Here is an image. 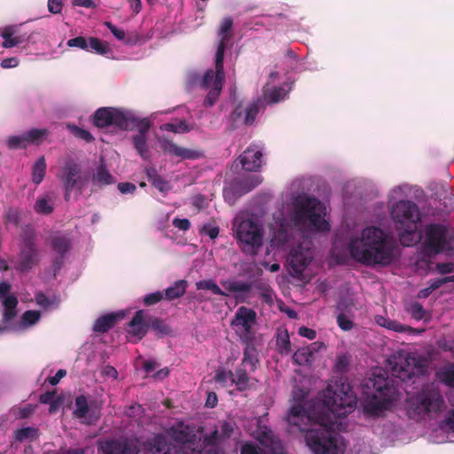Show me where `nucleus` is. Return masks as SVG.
I'll return each mask as SVG.
<instances>
[{
	"label": "nucleus",
	"instance_id": "1",
	"mask_svg": "<svg viewBox=\"0 0 454 454\" xmlns=\"http://www.w3.org/2000/svg\"><path fill=\"white\" fill-rule=\"evenodd\" d=\"M356 401L349 385L328 386L323 401L308 408L302 402H295L288 410L286 421L304 433L306 445L313 454H344L346 445L336 431L337 419L353 411Z\"/></svg>",
	"mask_w": 454,
	"mask_h": 454
},
{
	"label": "nucleus",
	"instance_id": "2",
	"mask_svg": "<svg viewBox=\"0 0 454 454\" xmlns=\"http://www.w3.org/2000/svg\"><path fill=\"white\" fill-rule=\"evenodd\" d=\"M395 241L380 228L368 226L348 243L350 256L365 266L389 265L394 261Z\"/></svg>",
	"mask_w": 454,
	"mask_h": 454
},
{
	"label": "nucleus",
	"instance_id": "3",
	"mask_svg": "<svg viewBox=\"0 0 454 454\" xmlns=\"http://www.w3.org/2000/svg\"><path fill=\"white\" fill-rule=\"evenodd\" d=\"M325 207L316 198L299 197L294 202L292 221L296 226H308L317 231H328L330 223L324 218Z\"/></svg>",
	"mask_w": 454,
	"mask_h": 454
},
{
	"label": "nucleus",
	"instance_id": "4",
	"mask_svg": "<svg viewBox=\"0 0 454 454\" xmlns=\"http://www.w3.org/2000/svg\"><path fill=\"white\" fill-rule=\"evenodd\" d=\"M391 217L395 229L399 232L400 242L403 246H411L417 225L420 222V212L418 206L411 200H400L391 208Z\"/></svg>",
	"mask_w": 454,
	"mask_h": 454
},
{
	"label": "nucleus",
	"instance_id": "5",
	"mask_svg": "<svg viewBox=\"0 0 454 454\" xmlns=\"http://www.w3.org/2000/svg\"><path fill=\"white\" fill-rule=\"evenodd\" d=\"M174 443L175 449H182L185 454H224L220 447L208 436H206L200 448L195 447L197 436L189 430L187 427L180 424L171 427L168 430Z\"/></svg>",
	"mask_w": 454,
	"mask_h": 454
},
{
	"label": "nucleus",
	"instance_id": "6",
	"mask_svg": "<svg viewBox=\"0 0 454 454\" xmlns=\"http://www.w3.org/2000/svg\"><path fill=\"white\" fill-rule=\"evenodd\" d=\"M443 405L444 399L442 395L437 391L428 389H423L408 398L406 402L407 411L411 418L437 413L441 411Z\"/></svg>",
	"mask_w": 454,
	"mask_h": 454
},
{
	"label": "nucleus",
	"instance_id": "7",
	"mask_svg": "<svg viewBox=\"0 0 454 454\" xmlns=\"http://www.w3.org/2000/svg\"><path fill=\"white\" fill-rule=\"evenodd\" d=\"M57 176L62 184L66 201L70 200L73 192L80 196L87 184V177L83 176L82 167L72 160L66 161Z\"/></svg>",
	"mask_w": 454,
	"mask_h": 454
},
{
	"label": "nucleus",
	"instance_id": "8",
	"mask_svg": "<svg viewBox=\"0 0 454 454\" xmlns=\"http://www.w3.org/2000/svg\"><path fill=\"white\" fill-rule=\"evenodd\" d=\"M18 262L15 269L20 272H28L39 264L41 256L31 230L24 231L19 244Z\"/></svg>",
	"mask_w": 454,
	"mask_h": 454
},
{
	"label": "nucleus",
	"instance_id": "9",
	"mask_svg": "<svg viewBox=\"0 0 454 454\" xmlns=\"http://www.w3.org/2000/svg\"><path fill=\"white\" fill-rule=\"evenodd\" d=\"M243 253L255 255L262 246V230L252 220L242 221L236 231Z\"/></svg>",
	"mask_w": 454,
	"mask_h": 454
},
{
	"label": "nucleus",
	"instance_id": "10",
	"mask_svg": "<svg viewBox=\"0 0 454 454\" xmlns=\"http://www.w3.org/2000/svg\"><path fill=\"white\" fill-rule=\"evenodd\" d=\"M372 387L380 400H377L374 395L373 398L364 404V411L370 417H378L385 410L386 403L390 399L392 387L389 386L387 378L384 377L374 379Z\"/></svg>",
	"mask_w": 454,
	"mask_h": 454
},
{
	"label": "nucleus",
	"instance_id": "11",
	"mask_svg": "<svg viewBox=\"0 0 454 454\" xmlns=\"http://www.w3.org/2000/svg\"><path fill=\"white\" fill-rule=\"evenodd\" d=\"M425 248L433 254L450 249L447 228L441 223H429L425 228Z\"/></svg>",
	"mask_w": 454,
	"mask_h": 454
},
{
	"label": "nucleus",
	"instance_id": "12",
	"mask_svg": "<svg viewBox=\"0 0 454 454\" xmlns=\"http://www.w3.org/2000/svg\"><path fill=\"white\" fill-rule=\"evenodd\" d=\"M98 450L99 454H138L141 446L137 437L121 436L99 442Z\"/></svg>",
	"mask_w": 454,
	"mask_h": 454
},
{
	"label": "nucleus",
	"instance_id": "13",
	"mask_svg": "<svg viewBox=\"0 0 454 454\" xmlns=\"http://www.w3.org/2000/svg\"><path fill=\"white\" fill-rule=\"evenodd\" d=\"M127 111L115 107H100L93 114L92 122L98 129L114 127L127 130Z\"/></svg>",
	"mask_w": 454,
	"mask_h": 454
},
{
	"label": "nucleus",
	"instance_id": "14",
	"mask_svg": "<svg viewBox=\"0 0 454 454\" xmlns=\"http://www.w3.org/2000/svg\"><path fill=\"white\" fill-rule=\"evenodd\" d=\"M221 285L229 293H249L253 287L261 292V297L268 304L273 303L272 289L269 285L257 281L225 280Z\"/></svg>",
	"mask_w": 454,
	"mask_h": 454
},
{
	"label": "nucleus",
	"instance_id": "15",
	"mask_svg": "<svg viewBox=\"0 0 454 454\" xmlns=\"http://www.w3.org/2000/svg\"><path fill=\"white\" fill-rule=\"evenodd\" d=\"M140 446L145 454H185L182 449H175L174 443L163 434H155L140 442Z\"/></svg>",
	"mask_w": 454,
	"mask_h": 454
},
{
	"label": "nucleus",
	"instance_id": "16",
	"mask_svg": "<svg viewBox=\"0 0 454 454\" xmlns=\"http://www.w3.org/2000/svg\"><path fill=\"white\" fill-rule=\"evenodd\" d=\"M12 286L7 282H0V301L3 305L1 322L4 325L11 324L18 315L19 300L11 294Z\"/></svg>",
	"mask_w": 454,
	"mask_h": 454
},
{
	"label": "nucleus",
	"instance_id": "17",
	"mask_svg": "<svg viewBox=\"0 0 454 454\" xmlns=\"http://www.w3.org/2000/svg\"><path fill=\"white\" fill-rule=\"evenodd\" d=\"M393 372L402 380H411L417 375H423L427 372V364L420 357L408 355L403 362L395 364Z\"/></svg>",
	"mask_w": 454,
	"mask_h": 454
},
{
	"label": "nucleus",
	"instance_id": "18",
	"mask_svg": "<svg viewBox=\"0 0 454 454\" xmlns=\"http://www.w3.org/2000/svg\"><path fill=\"white\" fill-rule=\"evenodd\" d=\"M311 259L312 253L309 247H305L301 244L295 246L291 249L287 257L290 273L294 277H300L309 264Z\"/></svg>",
	"mask_w": 454,
	"mask_h": 454
},
{
	"label": "nucleus",
	"instance_id": "19",
	"mask_svg": "<svg viewBox=\"0 0 454 454\" xmlns=\"http://www.w3.org/2000/svg\"><path fill=\"white\" fill-rule=\"evenodd\" d=\"M158 143L165 154L173 155L181 160H198L204 156L201 151L179 146L165 137H158Z\"/></svg>",
	"mask_w": 454,
	"mask_h": 454
},
{
	"label": "nucleus",
	"instance_id": "20",
	"mask_svg": "<svg viewBox=\"0 0 454 454\" xmlns=\"http://www.w3.org/2000/svg\"><path fill=\"white\" fill-rule=\"evenodd\" d=\"M259 111V100L249 103L246 107H243L242 104L239 103L231 112L230 119L235 126L239 124L250 126L254 123Z\"/></svg>",
	"mask_w": 454,
	"mask_h": 454
},
{
	"label": "nucleus",
	"instance_id": "21",
	"mask_svg": "<svg viewBox=\"0 0 454 454\" xmlns=\"http://www.w3.org/2000/svg\"><path fill=\"white\" fill-rule=\"evenodd\" d=\"M256 439L262 446L265 447V450H263L269 454L285 453L281 441L267 426H259L256 432Z\"/></svg>",
	"mask_w": 454,
	"mask_h": 454
},
{
	"label": "nucleus",
	"instance_id": "22",
	"mask_svg": "<svg viewBox=\"0 0 454 454\" xmlns=\"http://www.w3.org/2000/svg\"><path fill=\"white\" fill-rule=\"evenodd\" d=\"M262 153L257 146L250 145L239 156V161L245 170L257 172L262 167Z\"/></svg>",
	"mask_w": 454,
	"mask_h": 454
},
{
	"label": "nucleus",
	"instance_id": "23",
	"mask_svg": "<svg viewBox=\"0 0 454 454\" xmlns=\"http://www.w3.org/2000/svg\"><path fill=\"white\" fill-rule=\"evenodd\" d=\"M129 334L134 337L135 341L142 340L147 333L149 329L147 316L143 309L136 311L133 317L129 323Z\"/></svg>",
	"mask_w": 454,
	"mask_h": 454
},
{
	"label": "nucleus",
	"instance_id": "24",
	"mask_svg": "<svg viewBox=\"0 0 454 454\" xmlns=\"http://www.w3.org/2000/svg\"><path fill=\"white\" fill-rule=\"evenodd\" d=\"M256 322V312L250 308L239 307L231 320L232 326H241L246 333H250L253 325Z\"/></svg>",
	"mask_w": 454,
	"mask_h": 454
},
{
	"label": "nucleus",
	"instance_id": "25",
	"mask_svg": "<svg viewBox=\"0 0 454 454\" xmlns=\"http://www.w3.org/2000/svg\"><path fill=\"white\" fill-rule=\"evenodd\" d=\"M124 314L121 312L109 313L99 317L93 325L95 333H104L113 328L115 324L123 319Z\"/></svg>",
	"mask_w": 454,
	"mask_h": 454
},
{
	"label": "nucleus",
	"instance_id": "26",
	"mask_svg": "<svg viewBox=\"0 0 454 454\" xmlns=\"http://www.w3.org/2000/svg\"><path fill=\"white\" fill-rule=\"evenodd\" d=\"M127 130L137 129L138 132L136 135L147 136V133L152 126V122L147 118L136 117L132 113L127 111L126 114Z\"/></svg>",
	"mask_w": 454,
	"mask_h": 454
},
{
	"label": "nucleus",
	"instance_id": "27",
	"mask_svg": "<svg viewBox=\"0 0 454 454\" xmlns=\"http://www.w3.org/2000/svg\"><path fill=\"white\" fill-rule=\"evenodd\" d=\"M230 380L232 384L236 385L237 389L240 392L246 391L251 387L249 382L250 379L243 365L237 367L234 372H230Z\"/></svg>",
	"mask_w": 454,
	"mask_h": 454
},
{
	"label": "nucleus",
	"instance_id": "28",
	"mask_svg": "<svg viewBox=\"0 0 454 454\" xmlns=\"http://www.w3.org/2000/svg\"><path fill=\"white\" fill-rule=\"evenodd\" d=\"M17 29L13 26H7L3 28L1 35L4 38L2 43L4 48H12L17 46L26 41L24 35H15Z\"/></svg>",
	"mask_w": 454,
	"mask_h": 454
},
{
	"label": "nucleus",
	"instance_id": "29",
	"mask_svg": "<svg viewBox=\"0 0 454 454\" xmlns=\"http://www.w3.org/2000/svg\"><path fill=\"white\" fill-rule=\"evenodd\" d=\"M147 321L148 327L153 330L158 338H162L172 333L171 327L168 325L163 319L153 316H147Z\"/></svg>",
	"mask_w": 454,
	"mask_h": 454
},
{
	"label": "nucleus",
	"instance_id": "30",
	"mask_svg": "<svg viewBox=\"0 0 454 454\" xmlns=\"http://www.w3.org/2000/svg\"><path fill=\"white\" fill-rule=\"evenodd\" d=\"M92 181L99 187L115 183L114 176L106 169L104 164L97 168L96 172L93 174Z\"/></svg>",
	"mask_w": 454,
	"mask_h": 454
},
{
	"label": "nucleus",
	"instance_id": "31",
	"mask_svg": "<svg viewBox=\"0 0 454 454\" xmlns=\"http://www.w3.org/2000/svg\"><path fill=\"white\" fill-rule=\"evenodd\" d=\"M219 77L220 78L216 79L214 86L208 89L209 90L203 101V106L205 107L213 106L219 98L224 82V77Z\"/></svg>",
	"mask_w": 454,
	"mask_h": 454
},
{
	"label": "nucleus",
	"instance_id": "32",
	"mask_svg": "<svg viewBox=\"0 0 454 454\" xmlns=\"http://www.w3.org/2000/svg\"><path fill=\"white\" fill-rule=\"evenodd\" d=\"M134 148L144 160L150 159V151L147 143V136L134 135L132 137Z\"/></svg>",
	"mask_w": 454,
	"mask_h": 454
},
{
	"label": "nucleus",
	"instance_id": "33",
	"mask_svg": "<svg viewBox=\"0 0 454 454\" xmlns=\"http://www.w3.org/2000/svg\"><path fill=\"white\" fill-rule=\"evenodd\" d=\"M52 249L60 256H65L71 248V241L65 236H55L51 239Z\"/></svg>",
	"mask_w": 454,
	"mask_h": 454
},
{
	"label": "nucleus",
	"instance_id": "34",
	"mask_svg": "<svg viewBox=\"0 0 454 454\" xmlns=\"http://www.w3.org/2000/svg\"><path fill=\"white\" fill-rule=\"evenodd\" d=\"M34 209L41 215H50L54 210L53 200L49 194L37 198Z\"/></svg>",
	"mask_w": 454,
	"mask_h": 454
},
{
	"label": "nucleus",
	"instance_id": "35",
	"mask_svg": "<svg viewBox=\"0 0 454 454\" xmlns=\"http://www.w3.org/2000/svg\"><path fill=\"white\" fill-rule=\"evenodd\" d=\"M187 282L185 280H178L174 283L172 286L165 290L166 299L172 301L180 298L185 294Z\"/></svg>",
	"mask_w": 454,
	"mask_h": 454
},
{
	"label": "nucleus",
	"instance_id": "36",
	"mask_svg": "<svg viewBox=\"0 0 454 454\" xmlns=\"http://www.w3.org/2000/svg\"><path fill=\"white\" fill-rule=\"evenodd\" d=\"M376 322L378 325L396 333H403L411 331V327L402 325L396 320H392L389 318H385L384 317H377Z\"/></svg>",
	"mask_w": 454,
	"mask_h": 454
},
{
	"label": "nucleus",
	"instance_id": "37",
	"mask_svg": "<svg viewBox=\"0 0 454 454\" xmlns=\"http://www.w3.org/2000/svg\"><path fill=\"white\" fill-rule=\"evenodd\" d=\"M46 161L43 156L40 157L32 168V181L35 184H39L44 178L46 173Z\"/></svg>",
	"mask_w": 454,
	"mask_h": 454
},
{
	"label": "nucleus",
	"instance_id": "38",
	"mask_svg": "<svg viewBox=\"0 0 454 454\" xmlns=\"http://www.w3.org/2000/svg\"><path fill=\"white\" fill-rule=\"evenodd\" d=\"M48 135L49 130L47 129H32L24 133L27 145H41Z\"/></svg>",
	"mask_w": 454,
	"mask_h": 454
},
{
	"label": "nucleus",
	"instance_id": "39",
	"mask_svg": "<svg viewBox=\"0 0 454 454\" xmlns=\"http://www.w3.org/2000/svg\"><path fill=\"white\" fill-rule=\"evenodd\" d=\"M160 129L173 133H186L193 129V126L189 125L185 120L182 119L176 122L162 124Z\"/></svg>",
	"mask_w": 454,
	"mask_h": 454
},
{
	"label": "nucleus",
	"instance_id": "40",
	"mask_svg": "<svg viewBox=\"0 0 454 454\" xmlns=\"http://www.w3.org/2000/svg\"><path fill=\"white\" fill-rule=\"evenodd\" d=\"M88 51H94L98 55H106L110 52V48L106 42H103L98 37L89 36Z\"/></svg>",
	"mask_w": 454,
	"mask_h": 454
},
{
	"label": "nucleus",
	"instance_id": "41",
	"mask_svg": "<svg viewBox=\"0 0 454 454\" xmlns=\"http://www.w3.org/2000/svg\"><path fill=\"white\" fill-rule=\"evenodd\" d=\"M293 361L298 365H309L314 361V357L311 356V351L306 347H302L297 349L293 355Z\"/></svg>",
	"mask_w": 454,
	"mask_h": 454
},
{
	"label": "nucleus",
	"instance_id": "42",
	"mask_svg": "<svg viewBox=\"0 0 454 454\" xmlns=\"http://www.w3.org/2000/svg\"><path fill=\"white\" fill-rule=\"evenodd\" d=\"M276 345L278 352L281 354H288L291 352V342L287 330L278 332L276 337Z\"/></svg>",
	"mask_w": 454,
	"mask_h": 454
},
{
	"label": "nucleus",
	"instance_id": "43",
	"mask_svg": "<svg viewBox=\"0 0 454 454\" xmlns=\"http://www.w3.org/2000/svg\"><path fill=\"white\" fill-rule=\"evenodd\" d=\"M288 93V90H286L282 86L273 87L272 89L269 90L268 91H264V98L270 104H276L279 101L285 99Z\"/></svg>",
	"mask_w": 454,
	"mask_h": 454
},
{
	"label": "nucleus",
	"instance_id": "44",
	"mask_svg": "<svg viewBox=\"0 0 454 454\" xmlns=\"http://www.w3.org/2000/svg\"><path fill=\"white\" fill-rule=\"evenodd\" d=\"M198 290H209L214 294L228 296V294L223 291L218 285L212 279L200 280L196 283Z\"/></svg>",
	"mask_w": 454,
	"mask_h": 454
},
{
	"label": "nucleus",
	"instance_id": "45",
	"mask_svg": "<svg viewBox=\"0 0 454 454\" xmlns=\"http://www.w3.org/2000/svg\"><path fill=\"white\" fill-rule=\"evenodd\" d=\"M67 129L74 135L75 137L80 138L87 143H91L94 141V137L89 130L82 129L75 124L67 123Z\"/></svg>",
	"mask_w": 454,
	"mask_h": 454
},
{
	"label": "nucleus",
	"instance_id": "46",
	"mask_svg": "<svg viewBox=\"0 0 454 454\" xmlns=\"http://www.w3.org/2000/svg\"><path fill=\"white\" fill-rule=\"evenodd\" d=\"M226 42L219 41L215 53V69L219 74L218 76L225 77L223 70V59Z\"/></svg>",
	"mask_w": 454,
	"mask_h": 454
},
{
	"label": "nucleus",
	"instance_id": "47",
	"mask_svg": "<svg viewBox=\"0 0 454 454\" xmlns=\"http://www.w3.org/2000/svg\"><path fill=\"white\" fill-rule=\"evenodd\" d=\"M89 412V404L85 395H81L75 398V409L74 415L77 419H83Z\"/></svg>",
	"mask_w": 454,
	"mask_h": 454
},
{
	"label": "nucleus",
	"instance_id": "48",
	"mask_svg": "<svg viewBox=\"0 0 454 454\" xmlns=\"http://www.w3.org/2000/svg\"><path fill=\"white\" fill-rule=\"evenodd\" d=\"M255 353L256 351L254 348L247 346L243 352L241 365L245 366L246 364H250L251 370L254 371L256 369V364L259 362Z\"/></svg>",
	"mask_w": 454,
	"mask_h": 454
},
{
	"label": "nucleus",
	"instance_id": "49",
	"mask_svg": "<svg viewBox=\"0 0 454 454\" xmlns=\"http://www.w3.org/2000/svg\"><path fill=\"white\" fill-rule=\"evenodd\" d=\"M41 318V312L37 310H27L21 316L20 324L23 327L35 325Z\"/></svg>",
	"mask_w": 454,
	"mask_h": 454
},
{
	"label": "nucleus",
	"instance_id": "50",
	"mask_svg": "<svg viewBox=\"0 0 454 454\" xmlns=\"http://www.w3.org/2000/svg\"><path fill=\"white\" fill-rule=\"evenodd\" d=\"M406 311L411 315L412 318L416 320L423 319L426 315L425 309L418 301L410 303L406 309Z\"/></svg>",
	"mask_w": 454,
	"mask_h": 454
},
{
	"label": "nucleus",
	"instance_id": "51",
	"mask_svg": "<svg viewBox=\"0 0 454 454\" xmlns=\"http://www.w3.org/2000/svg\"><path fill=\"white\" fill-rule=\"evenodd\" d=\"M233 25V20L231 17H225L220 25L218 35L221 37L220 41L227 42L230 40L231 36L228 35V33L231 29Z\"/></svg>",
	"mask_w": 454,
	"mask_h": 454
},
{
	"label": "nucleus",
	"instance_id": "52",
	"mask_svg": "<svg viewBox=\"0 0 454 454\" xmlns=\"http://www.w3.org/2000/svg\"><path fill=\"white\" fill-rule=\"evenodd\" d=\"M218 73L216 72V69L214 71L213 69H208L204 74L200 86L203 90H207L214 86L215 82H216V79H218Z\"/></svg>",
	"mask_w": 454,
	"mask_h": 454
},
{
	"label": "nucleus",
	"instance_id": "53",
	"mask_svg": "<svg viewBox=\"0 0 454 454\" xmlns=\"http://www.w3.org/2000/svg\"><path fill=\"white\" fill-rule=\"evenodd\" d=\"M37 430L34 427H23L15 431V438L19 442L33 439L36 436Z\"/></svg>",
	"mask_w": 454,
	"mask_h": 454
},
{
	"label": "nucleus",
	"instance_id": "54",
	"mask_svg": "<svg viewBox=\"0 0 454 454\" xmlns=\"http://www.w3.org/2000/svg\"><path fill=\"white\" fill-rule=\"evenodd\" d=\"M6 145L9 149L15 150L18 148H26L27 146L24 134L22 136H12L7 141Z\"/></svg>",
	"mask_w": 454,
	"mask_h": 454
},
{
	"label": "nucleus",
	"instance_id": "55",
	"mask_svg": "<svg viewBox=\"0 0 454 454\" xmlns=\"http://www.w3.org/2000/svg\"><path fill=\"white\" fill-rule=\"evenodd\" d=\"M88 42H89V37L76 36L74 38L69 39L67 42V45L69 48H78V49L88 51Z\"/></svg>",
	"mask_w": 454,
	"mask_h": 454
},
{
	"label": "nucleus",
	"instance_id": "56",
	"mask_svg": "<svg viewBox=\"0 0 454 454\" xmlns=\"http://www.w3.org/2000/svg\"><path fill=\"white\" fill-rule=\"evenodd\" d=\"M35 302L42 308L48 309L57 304L56 299H50L43 293L38 292L35 294Z\"/></svg>",
	"mask_w": 454,
	"mask_h": 454
},
{
	"label": "nucleus",
	"instance_id": "57",
	"mask_svg": "<svg viewBox=\"0 0 454 454\" xmlns=\"http://www.w3.org/2000/svg\"><path fill=\"white\" fill-rule=\"evenodd\" d=\"M240 454H269L256 444L247 442L240 448Z\"/></svg>",
	"mask_w": 454,
	"mask_h": 454
},
{
	"label": "nucleus",
	"instance_id": "58",
	"mask_svg": "<svg viewBox=\"0 0 454 454\" xmlns=\"http://www.w3.org/2000/svg\"><path fill=\"white\" fill-rule=\"evenodd\" d=\"M162 299H163V294L160 291H157V292L146 294L143 299V302L145 306H152V305L157 304Z\"/></svg>",
	"mask_w": 454,
	"mask_h": 454
},
{
	"label": "nucleus",
	"instance_id": "59",
	"mask_svg": "<svg viewBox=\"0 0 454 454\" xmlns=\"http://www.w3.org/2000/svg\"><path fill=\"white\" fill-rule=\"evenodd\" d=\"M337 323L340 329L344 331H349L353 328V322L343 313H340L337 317Z\"/></svg>",
	"mask_w": 454,
	"mask_h": 454
},
{
	"label": "nucleus",
	"instance_id": "60",
	"mask_svg": "<svg viewBox=\"0 0 454 454\" xmlns=\"http://www.w3.org/2000/svg\"><path fill=\"white\" fill-rule=\"evenodd\" d=\"M230 372L226 371L224 368H218L215 371L214 380L217 382L222 384L223 386H225L227 383L228 379H230Z\"/></svg>",
	"mask_w": 454,
	"mask_h": 454
},
{
	"label": "nucleus",
	"instance_id": "61",
	"mask_svg": "<svg viewBox=\"0 0 454 454\" xmlns=\"http://www.w3.org/2000/svg\"><path fill=\"white\" fill-rule=\"evenodd\" d=\"M442 380L449 387H454V365L442 372Z\"/></svg>",
	"mask_w": 454,
	"mask_h": 454
},
{
	"label": "nucleus",
	"instance_id": "62",
	"mask_svg": "<svg viewBox=\"0 0 454 454\" xmlns=\"http://www.w3.org/2000/svg\"><path fill=\"white\" fill-rule=\"evenodd\" d=\"M56 390L46 391L39 396V401L41 403L51 404L50 411H53V399L56 395Z\"/></svg>",
	"mask_w": 454,
	"mask_h": 454
},
{
	"label": "nucleus",
	"instance_id": "63",
	"mask_svg": "<svg viewBox=\"0 0 454 454\" xmlns=\"http://www.w3.org/2000/svg\"><path fill=\"white\" fill-rule=\"evenodd\" d=\"M105 26L111 31V33L115 36L116 39L122 41L125 39V32L124 30L118 28L115 25H114L110 21H106Z\"/></svg>",
	"mask_w": 454,
	"mask_h": 454
},
{
	"label": "nucleus",
	"instance_id": "64",
	"mask_svg": "<svg viewBox=\"0 0 454 454\" xmlns=\"http://www.w3.org/2000/svg\"><path fill=\"white\" fill-rule=\"evenodd\" d=\"M172 224L180 231H188L191 228V222L186 218H175Z\"/></svg>",
	"mask_w": 454,
	"mask_h": 454
}]
</instances>
